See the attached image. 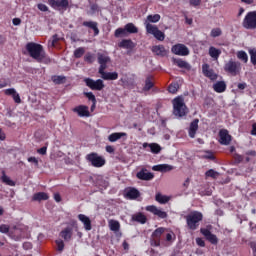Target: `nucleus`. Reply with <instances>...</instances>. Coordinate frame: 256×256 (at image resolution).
Instances as JSON below:
<instances>
[{
  "label": "nucleus",
  "instance_id": "obj_9",
  "mask_svg": "<svg viewBox=\"0 0 256 256\" xmlns=\"http://www.w3.org/2000/svg\"><path fill=\"white\" fill-rule=\"evenodd\" d=\"M84 83L92 91H103L105 89V83L102 79L84 78Z\"/></svg>",
  "mask_w": 256,
  "mask_h": 256
},
{
  "label": "nucleus",
  "instance_id": "obj_26",
  "mask_svg": "<svg viewBox=\"0 0 256 256\" xmlns=\"http://www.w3.org/2000/svg\"><path fill=\"white\" fill-rule=\"evenodd\" d=\"M83 27H88V29H92L94 32V37H97L99 35V24L95 21H84L82 23Z\"/></svg>",
  "mask_w": 256,
  "mask_h": 256
},
{
  "label": "nucleus",
  "instance_id": "obj_55",
  "mask_svg": "<svg viewBox=\"0 0 256 256\" xmlns=\"http://www.w3.org/2000/svg\"><path fill=\"white\" fill-rule=\"evenodd\" d=\"M250 61H251L252 65H256V50L250 51Z\"/></svg>",
  "mask_w": 256,
  "mask_h": 256
},
{
  "label": "nucleus",
  "instance_id": "obj_1",
  "mask_svg": "<svg viewBox=\"0 0 256 256\" xmlns=\"http://www.w3.org/2000/svg\"><path fill=\"white\" fill-rule=\"evenodd\" d=\"M26 50L30 57L35 59L37 63H43L44 65H51V63H53V60L51 57L47 56V53H45V49H43V45L41 44L29 42L26 44Z\"/></svg>",
  "mask_w": 256,
  "mask_h": 256
},
{
  "label": "nucleus",
  "instance_id": "obj_33",
  "mask_svg": "<svg viewBox=\"0 0 256 256\" xmlns=\"http://www.w3.org/2000/svg\"><path fill=\"white\" fill-rule=\"evenodd\" d=\"M122 137H127V133L114 132L108 136V141H110V143H115L116 141H119V139H122Z\"/></svg>",
  "mask_w": 256,
  "mask_h": 256
},
{
  "label": "nucleus",
  "instance_id": "obj_31",
  "mask_svg": "<svg viewBox=\"0 0 256 256\" xmlns=\"http://www.w3.org/2000/svg\"><path fill=\"white\" fill-rule=\"evenodd\" d=\"M213 90L216 93H225L227 91V83L225 81H217L213 84Z\"/></svg>",
  "mask_w": 256,
  "mask_h": 256
},
{
  "label": "nucleus",
  "instance_id": "obj_28",
  "mask_svg": "<svg viewBox=\"0 0 256 256\" xmlns=\"http://www.w3.org/2000/svg\"><path fill=\"white\" fill-rule=\"evenodd\" d=\"M17 234L10 232L9 237L13 239L14 241H21V239H27L29 237V234L27 233V228H24V236L21 233V230L16 229Z\"/></svg>",
  "mask_w": 256,
  "mask_h": 256
},
{
  "label": "nucleus",
  "instance_id": "obj_18",
  "mask_svg": "<svg viewBox=\"0 0 256 256\" xmlns=\"http://www.w3.org/2000/svg\"><path fill=\"white\" fill-rule=\"evenodd\" d=\"M136 177L140 181H152V179H155V175L148 172L146 168H142L139 172H137Z\"/></svg>",
  "mask_w": 256,
  "mask_h": 256
},
{
  "label": "nucleus",
  "instance_id": "obj_4",
  "mask_svg": "<svg viewBox=\"0 0 256 256\" xmlns=\"http://www.w3.org/2000/svg\"><path fill=\"white\" fill-rule=\"evenodd\" d=\"M135 33H139V28L133 23H128L124 28H117L114 32V37H127V35H133Z\"/></svg>",
  "mask_w": 256,
  "mask_h": 256
},
{
  "label": "nucleus",
  "instance_id": "obj_3",
  "mask_svg": "<svg viewBox=\"0 0 256 256\" xmlns=\"http://www.w3.org/2000/svg\"><path fill=\"white\" fill-rule=\"evenodd\" d=\"M173 105V115L175 117H185L189 110L187 109V105H185V100L182 97H176L172 101Z\"/></svg>",
  "mask_w": 256,
  "mask_h": 256
},
{
  "label": "nucleus",
  "instance_id": "obj_62",
  "mask_svg": "<svg viewBox=\"0 0 256 256\" xmlns=\"http://www.w3.org/2000/svg\"><path fill=\"white\" fill-rule=\"evenodd\" d=\"M12 97L15 103H21V96L17 92Z\"/></svg>",
  "mask_w": 256,
  "mask_h": 256
},
{
  "label": "nucleus",
  "instance_id": "obj_23",
  "mask_svg": "<svg viewBox=\"0 0 256 256\" xmlns=\"http://www.w3.org/2000/svg\"><path fill=\"white\" fill-rule=\"evenodd\" d=\"M199 130V119H194L190 123V127L188 130V135L191 139H195V135H197V131Z\"/></svg>",
  "mask_w": 256,
  "mask_h": 256
},
{
  "label": "nucleus",
  "instance_id": "obj_53",
  "mask_svg": "<svg viewBox=\"0 0 256 256\" xmlns=\"http://www.w3.org/2000/svg\"><path fill=\"white\" fill-rule=\"evenodd\" d=\"M55 243L58 251H63V249H65V242H63V240H56Z\"/></svg>",
  "mask_w": 256,
  "mask_h": 256
},
{
  "label": "nucleus",
  "instance_id": "obj_27",
  "mask_svg": "<svg viewBox=\"0 0 256 256\" xmlns=\"http://www.w3.org/2000/svg\"><path fill=\"white\" fill-rule=\"evenodd\" d=\"M173 63L174 65H177L179 69H186V71H191V64L181 58H174Z\"/></svg>",
  "mask_w": 256,
  "mask_h": 256
},
{
  "label": "nucleus",
  "instance_id": "obj_42",
  "mask_svg": "<svg viewBox=\"0 0 256 256\" xmlns=\"http://www.w3.org/2000/svg\"><path fill=\"white\" fill-rule=\"evenodd\" d=\"M109 227H110V231H114L115 233H117V231L121 229V224L117 220H110Z\"/></svg>",
  "mask_w": 256,
  "mask_h": 256
},
{
  "label": "nucleus",
  "instance_id": "obj_47",
  "mask_svg": "<svg viewBox=\"0 0 256 256\" xmlns=\"http://www.w3.org/2000/svg\"><path fill=\"white\" fill-rule=\"evenodd\" d=\"M211 37H221L223 35V31L221 28H213L210 32Z\"/></svg>",
  "mask_w": 256,
  "mask_h": 256
},
{
  "label": "nucleus",
  "instance_id": "obj_63",
  "mask_svg": "<svg viewBox=\"0 0 256 256\" xmlns=\"http://www.w3.org/2000/svg\"><path fill=\"white\" fill-rule=\"evenodd\" d=\"M204 157L205 159H210V161H215V154H213V152L208 153Z\"/></svg>",
  "mask_w": 256,
  "mask_h": 256
},
{
  "label": "nucleus",
  "instance_id": "obj_39",
  "mask_svg": "<svg viewBox=\"0 0 256 256\" xmlns=\"http://www.w3.org/2000/svg\"><path fill=\"white\" fill-rule=\"evenodd\" d=\"M132 219L137 223H141L142 225H145V223H147V217L143 213L133 215Z\"/></svg>",
  "mask_w": 256,
  "mask_h": 256
},
{
  "label": "nucleus",
  "instance_id": "obj_58",
  "mask_svg": "<svg viewBox=\"0 0 256 256\" xmlns=\"http://www.w3.org/2000/svg\"><path fill=\"white\" fill-rule=\"evenodd\" d=\"M196 244L198 247H205V240L203 238H196Z\"/></svg>",
  "mask_w": 256,
  "mask_h": 256
},
{
  "label": "nucleus",
  "instance_id": "obj_5",
  "mask_svg": "<svg viewBox=\"0 0 256 256\" xmlns=\"http://www.w3.org/2000/svg\"><path fill=\"white\" fill-rule=\"evenodd\" d=\"M224 71L232 77H237L241 73V62L230 59L224 64Z\"/></svg>",
  "mask_w": 256,
  "mask_h": 256
},
{
  "label": "nucleus",
  "instance_id": "obj_34",
  "mask_svg": "<svg viewBox=\"0 0 256 256\" xmlns=\"http://www.w3.org/2000/svg\"><path fill=\"white\" fill-rule=\"evenodd\" d=\"M208 53L214 61H217L221 57V49H217L215 46H211Z\"/></svg>",
  "mask_w": 256,
  "mask_h": 256
},
{
  "label": "nucleus",
  "instance_id": "obj_59",
  "mask_svg": "<svg viewBox=\"0 0 256 256\" xmlns=\"http://www.w3.org/2000/svg\"><path fill=\"white\" fill-rule=\"evenodd\" d=\"M37 153H39V155H47V146H44L42 148H39L37 150Z\"/></svg>",
  "mask_w": 256,
  "mask_h": 256
},
{
  "label": "nucleus",
  "instance_id": "obj_14",
  "mask_svg": "<svg viewBox=\"0 0 256 256\" xmlns=\"http://www.w3.org/2000/svg\"><path fill=\"white\" fill-rule=\"evenodd\" d=\"M200 233L205 237L206 241L211 243V245H217L219 243V238H217V235L211 233V230L201 228Z\"/></svg>",
  "mask_w": 256,
  "mask_h": 256
},
{
  "label": "nucleus",
  "instance_id": "obj_44",
  "mask_svg": "<svg viewBox=\"0 0 256 256\" xmlns=\"http://www.w3.org/2000/svg\"><path fill=\"white\" fill-rule=\"evenodd\" d=\"M205 177L206 179H217L219 177V172L215 171L214 169H209L208 171L205 172Z\"/></svg>",
  "mask_w": 256,
  "mask_h": 256
},
{
  "label": "nucleus",
  "instance_id": "obj_60",
  "mask_svg": "<svg viewBox=\"0 0 256 256\" xmlns=\"http://www.w3.org/2000/svg\"><path fill=\"white\" fill-rule=\"evenodd\" d=\"M190 5L192 7H199V5H201V0H190Z\"/></svg>",
  "mask_w": 256,
  "mask_h": 256
},
{
  "label": "nucleus",
  "instance_id": "obj_45",
  "mask_svg": "<svg viewBox=\"0 0 256 256\" xmlns=\"http://www.w3.org/2000/svg\"><path fill=\"white\" fill-rule=\"evenodd\" d=\"M237 58L240 59V61H243V63H247V61H249V56L245 51H239L237 53Z\"/></svg>",
  "mask_w": 256,
  "mask_h": 256
},
{
  "label": "nucleus",
  "instance_id": "obj_52",
  "mask_svg": "<svg viewBox=\"0 0 256 256\" xmlns=\"http://www.w3.org/2000/svg\"><path fill=\"white\" fill-rule=\"evenodd\" d=\"M84 61H86V63H93L95 61V58L93 57V54L91 53H87L84 57Z\"/></svg>",
  "mask_w": 256,
  "mask_h": 256
},
{
  "label": "nucleus",
  "instance_id": "obj_50",
  "mask_svg": "<svg viewBox=\"0 0 256 256\" xmlns=\"http://www.w3.org/2000/svg\"><path fill=\"white\" fill-rule=\"evenodd\" d=\"M11 227L7 224L0 225V233H3L5 235L9 234Z\"/></svg>",
  "mask_w": 256,
  "mask_h": 256
},
{
  "label": "nucleus",
  "instance_id": "obj_61",
  "mask_svg": "<svg viewBox=\"0 0 256 256\" xmlns=\"http://www.w3.org/2000/svg\"><path fill=\"white\" fill-rule=\"evenodd\" d=\"M234 161H236V163H242L243 161V156L240 154H235L234 155Z\"/></svg>",
  "mask_w": 256,
  "mask_h": 256
},
{
  "label": "nucleus",
  "instance_id": "obj_7",
  "mask_svg": "<svg viewBox=\"0 0 256 256\" xmlns=\"http://www.w3.org/2000/svg\"><path fill=\"white\" fill-rule=\"evenodd\" d=\"M86 161L90 163L92 167H96L97 169L103 167L106 163L105 158H103V156H99L97 152L87 154Z\"/></svg>",
  "mask_w": 256,
  "mask_h": 256
},
{
  "label": "nucleus",
  "instance_id": "obj_32",
  "mask_svg": "<svg viewBox=\"0 0 256 256\" xmlns=\"http://www.w3.org/2000/svg\"><path fill=\"white\" fill-rule=\"evenodd\" d=\"M60 237L64 239V241H69L73 237V228L66 227L60 232Z\"/></svg>",
  "mask_w": 256,
  "mask_h": 256
},
{
  "label": "nucleus",
  "instance_id": "obj_25",
  "mask_svg": "<svg viewBox=\"0 0 256 256\" xmlns=\"http://www.w3.org/2000/svg\"><path fill=\"white\" fill-rule=\"evenodd\" d=\"M78 219L81 221V223H83L85 231H91V229H93L89 216L85 214H79Z\"/></svg>",
  "mask_w": 256,
  "mask_h": 256
},
{
  "label": "nucleus",
  "instance_id": "obj_24",
  "mask_svg": "<svg viewBox=\"0 0 256 256\" xmlns=\"http://www.w3.org/2000/svg\"><path fill=\"white\" fill-rule=\"evenodd\" d=\"M140 196H141V193L139 192V190H137V188L130 187L125 190L126 199H130V200L138 199V197Z\"/></svg>",
  "mask_w": 256,
  "mask_h": 256
},
{
  "label": "nucleus",
  "instance_id": "obj_12",
  "mask_svg": "<svg viewBox=\"0 0 256 256\" xmlns=\"http://www.w3.org/2000/svg\"><path fill=\"white\" fill-rule=\"evenodd\" d=\"M48 5L56 11H61V9L67 11L69 8V0H48Z\"/></svg>",
  "mask_w": 256,
  "mask_h": 256
},
{
  "label": "nucleus",
  "instance_id": "obj_15",
  "mask_svg": "<svg viewBox=\"0 0 256 256\" xmlns=\"http://www.w3.org/2000/svg\"><path fill=\"white\" fill-rule=\"evenodd\" d=\"M163 233H165V228H157L152 233L151 245L159 247L161 245V235H163Z\"/></svg>",
  "mask_w": 256,
  "mask_h": 256
},
{
  "label": "nucleus",
  "instance_id": "obj_17",
  "mask_svg": "<svg viewBox=\"0 0 256 256\" xmlns=\"http://www.w3.org/2000/svg\"><path fill=\"white\" fill-rule=\"evenodd\" d=\"M219 143L220 145H230L232 141V137L229 134V130L227 129H222L219 131Z\"/></svg>",
  "mask_w": 256,
  "mask_h": 256
},
{
  "label": "nucleus",
  "instance_id": "obj_57",
  "mask_svg": "<svg viewBox=\"0 0 256 256\" xmlns=\"http://www.w3.org/2000/svg\"><path fill=\"white\" fill-rule=\"evenodd\" d=\"M28 163H34V165L36 166V167H39V160H37L35 157H29L28 158Z\"/></svg>",
  "mask_w": 256,
  "mask_h": 256
},
{
  "label": "nucleus",
  "instance_id": "obj_16",
  "mask_svg": "<svg viewBox=\"0 0 256 256\" xmlns=\"http://www.w3.org/2000/svg\"><path fill=\"white\" fill-rule=\"evenodd\" d=\"M97 57H98V63L100 65V67L98 69V73H99V72L105 71V69H107V63L111 62V58L103 53H98Z\"/></svg>",
  "mask_w": 256,
  "mask_h": 256
},
{
  "label": "nucleus",
  "instance_id": "obj_2",
  "mask_svg": "<svg viewBox=\"0 0 256 256\" xmlns=\"http://www.w3.org/2000/svg\"><path fill=\"white\" fill-rule=\"evenodd\" d=\"M186 224L190 231H196L199 228V223L203 221V213L199 211L191 212L185 216Z\"/></svg>",
  "mask_w": 256,
  "mask_h": 256
},
{
  "label": "nucleus",
  "instance_id": "obj_49",
  "mask_svg": "<svg viewBox=\"0 0 256 256\" xmlns=\"http://www.w3.org/2000/svg\"><path fill=\"white\" fill-rule=\"evenodd\" d=\"M84 95L89 101H92V103H97V98H95L93 92H84Z\"/></svg>",
  "mask_w": 256,
  "mask_h": 256
},
{
  "label": "nucleus",
  "instance_id": "obj_40",
  "mask_svg": "<svg viewBox=\"0 0 256 256\" xmlns=\"http://www.w3.org/2000/svg\"><path fill=\"white\" fill-rule=\"evenodd\" d=\"M119 47H122V49H133L135 45L133 44V40H122L119 43Z\"/></svg>",
  "mask_w": 256,
  "mask_h": 256
},
{
  "label": "nucleus",
  "instance_id": "obj_54",
  "mask_svg": "<svg viewBox=\"0 0 256 256\" xmlns=\"http://www.w3.org/2000/svg\"><path fill=\"white\" fill-rule=\"evenodd\" d=\"M37 7H38L39 11H42V13H47V11H49V7H47V5H45L43 3L37 4Z\"/></svg>",
  "mask_w": 256,
  "mask_h": 256
},
{
  "label": "nucleus",
  "instance_id": "obj_56",
  "mask_svg": "<svg viewBox=\"0 0 256 256\" xmlns=\"http://www.w3.org/2000/svg\"><path fill=\"white\" fill-rule=\"evenodd\" d=\"M16 92L17 91L14 88H8V89L4 90L5 95H11L12 97L14 96V94Z\"/></svg>",
  "mask_w": 256,
  "mask_h": 256
},
{
  "label": "nucleus",
  "instance_id": "obj_6",
  "mask_svg": "<svg viewBox=\"0 0 256 256\" xmlns=\"http://www.w3.org/2000/svg\"><path fill=\"white\" fill-rule=\"evenodd\" d=\"M242 27L244 29L255 31L256 29V11H250L248 12L243 21H242Z\"/></svg>",
  "mask_w": 256,
  "mask_h": 256
},
{
  "label": "nucleus",
  "instance_id": "obj_30",
  "mask_svg": "<svg viewBox=\"0 0 256 256\" xmlns=\"http://www.w3.org/2000/svg\"><path fill=\"white\" fill-rule=\"evenodd\" d=\"M147 147L150 148L151 153H153L154 155H159V153H161V145L157 143H143V148L147 149Z\"/></svg>",
  "mask_w": 256,
  "mask_h": 256
},
{
  "label": "nucleus",
  "instance_id": "obj_64",
  "mask_svg": "<svg viewBox=\"0 0 256 256\" xmlns=\"http://www.w3.org/2000/svg\"><path fill=\"white\" fill-rule=\"evenodd\" d=\"M251 135H256V123L252 125Z\"/></svg>",
  "mask_w": 256,
  "mask_h": 256
},
{
  "label": "nucleus",
  "instance_id": "obj_20",
  "mask_svg": "<svg viewBox=\"0 0 256 256\" xmlns=\"http://www.w3.org/2000/svg\"><path fill=\"white\" fill-rule=\"evenodd\" d=\"M73 112L77 113L79 117H90L89 107L85 105H79L73 108Z\"/></svg>",
  "mask_w": 256,
  "mask_h": 256
},
{
  "label": "nucleus",
  "instance_id": "obj_41",
  "mask_svg": "<svg viewBox=\"0 0 256 256\" xmlns=\"http://www.w3.org/2000/svg\"><path fill=\"white\" fill-rule=\"evenodd\" d=\"M161 21V15L159 14H154V15H148L145 23H159Z\"/></svg>",
  "mask_w": 256,
  "mask_h": 256
},
{
  "label": "nucleus",
  "instance_id": "obj_48",
  "mask_svg": "<svg viewBox=\"0 0 256 256\" xmlns=\"http://www.w3.org/2000/svg\"><path fill=\"white\" fill-rule=\"evenodd\" d=\"M178 89H179V84L177 83H171L168 87L169 93H172L173 95L177 93Z\"/></svg>",
  "mask_w": 256,
  "mask_h": 256
},
{
  "label": "nucleus",
  "instance_id": "obj_38",
  "mask_svg": "<svg viewBox=\"0 0 256 256\" xmlns=\"http://www.w3.org/2000/svg\"><path fill=\"white\" fill-rule=\"evenodd\" d=\"M155 199L161 205H165V203H169L171 198L169 196H165L161 193H157L156 196H155Z\"/></svg>",
  "mask_w": 256,
  "mask_h": 256
},
{
  "label": "nucleus",
  "instance_id": "obj_43",
  "mask_svg": "<svg viewBox=\"0 0 256 256\" xmlns=\"http://www.w3.org/2000/svg\"><path fill=\"white\" fill-rule=\"evenodd\" d=\"M66 79L67 78L65 76H57V75L52 76V81L53 83H55V85H63Z\"/></svg>",
  "mask_w": 256,
  "mask_h": 256
},
{
  "label": "nucleus",
  "instance_id": "obj_35",
  "mask_svg": "<svg viewBox=\"0 0 256 256\" xmlns=\"http://www.w3.org/2000/svg\"><path fill=\"white\" fill-rule=\"evenodd\" d=\"M49 199V194L45 192L35 193L32 197V201H47Z\"/></svg>",
  "mask_w": 256,
  "mask_h": 256
},
{
  "label": "nucleus",
  "instance_id": "obj_46",
  "mask_svg": "<svg viewBox=\"0 0 256 256\" xmlns=\"http://www.w3.org/2000/svg\"><path fill=\"white\" fill-rule=\"evenodd\" d=\"M85 55V48L79 47L74 51V57L76 59H81V57Z\"/></svg>",
  "mask_w": 256,
  "mask_h": 256
},
{
  "label": "nucleus",
  "instance_id": "obj_8",
  "mask_svg": "<svg viewBox=\"0 0 256 256\" xmlns=\"http://www.w3.org/2000/svg\"><path fill=\"white\" fill-rule=\"evenodd\" d=\"M144 25L146 27V33L149 35H153L157 39V41H165V34L163 31L159 30V27L157 25H153L147 22H144Z\"/></svg>",
  "mask_w": 256,
  "mask_h": 256
},
{
  "label": "nucleus",
  "instance_id": "obj_29",
  "mask_svg": "<svg viewBox=\"0 0 256 256\" xmlns=\"http://www.w3.org/2000/svg\"><path fill=\"white\" fill-rule=\"evenodd\" d=\"M153 171H159L160 173H169V171H173V166L169 164H158L152 167Z\"/></svg>",
  "mask_w": 256,
  "mask_h": 256
},
{
  "label": "nucleus",
  "instance_id": "obj_36",
  "mask_svg": "<svg viewBox=\"0 0 256 256\" xmlns=\"http://www.w3.org/2000/svg\"><path fill=\"white\" fill-rule=\"evenodd\" d=\"M1 181L9 187H15V181L11 180V178L5 174V171H2Z\"/></svg>",
  "mask_w": 256,
  "mask_h": 256
},
{
  "label": "nucleus",
  "instance_id": "obj_21",
  "mask_svg": "<svg viewBox=\"0 0 256 256\" xmlns=\"http://www.w3.org/2000/svg\"><path fill=\"white\" fill-rule=\"evenodd\" d=\"M151 51L154 55H157V57H167L168 53L167 49L162 44L152 46Z\"/></svg>",
  "mask_w": 256,
  "mask_h": 256
},
{
  "label": "nucleus",
  "instance_id": "obj_19",
  "mask_svg": "<svg viewBox=\"0 0 256 256\" xmlns=\"http://www.w3.org/2000/svg\"><path fill=\"white\" fill-rule=\"evenodd\" d=\"M146 211H149V213H153V215H156V217H159V219H167L168 217L167 212L157 208V206L155 205L147 206Z\"/></svg>",
  "mask_w": 256,
  "mask_h": 256
},
{
  "label": "nucleus",
  "instance_id": "obj_10",
  "mask_svg": "<svg viewBox=\"0 0 256 256\" xmlns=\"http://www.w3.org/2000/svg\"><path fill=\"white\" fill-rule=\"evenodd\" d=\"M118 85L123 87V89H135L137 84L135 83V78L129 77L127 74H124L118 81Z\"/></svg>",
  "mask_w": 256,
  "mask_h": 256
},
{
  "label": "nucleus",
  "instance_id": "obj_11",
  "mask_svg": "<svg viewBox=\"0 0 256 256\" xmlns=\"http://www.w3.org/2000/svg\"><path fill=\"white\" fill-rule=\"evenodd\" d=\"M171 52L174 55H179L180 57H187L189 55L190 51L189 48L185 44H175L171 48Z\"/></svg>",
  "mask_w": 256,
  "mask_h": 256
},
{
  "label": "nucleus",
  "instance_id": "obj_13",
  "mask_svg": "<svg viewBox=\"0 0 256 256\" xmlns=\"http://www.w3.org/2000/svg\"><path fill=\"white\" fill-rule=\"evenodd\" d=\"M202 73L204 77H207V79H210V81H217L219 78V74L215 73V70L211 68V66L207 63L202 65Z\"/></svg>",
  "mask_w": 256,
  "mask_h": 256
},
{
  "label": "nucleus",
  "instance_id": "obj_22",
  "mask_svg": "<svg viewBox=\"0 0 256 256\" xmlns=\"http://www.w3.org/2000/svg\"><path fill=\"white\" fill-rule=\"evenodd\" d=\"M98 73L104 81H117V79H119V73L117 72H105V70H102Z\"/></svg>",
  "mask_w": 256,
  "mask_h": 256
},
{
  "label": "nucleus",
  "instance_id": "obj_37",
  "mask_svg": "<svg viewBox=\"0 0 256 256\" xmlns=\"http://www.w3.org/2000/svg\"><path fill=\"white\" fill-rule=\"evenodd\" d=\"M155 87V83H153V78L151 76H148L145 80V85L143 87V91H151Z\"/></svg>",
  "mask_w": 256,
  "mask_h": 256
},
{
  "label": "nucleus",
  "instance_id": "obj_51",
  "mask_svg": "<svg viewBox=\"0 0 256 256\" xmlns=\"http://www.w3.org/2000/svg\"><path fill=\"white\" fill-rule=\"evenodd\" d=\"M57 43H59V36H57V34L52 36V39L49 40V45L50 47H55V45H57Z\"/></svg>",
  "mask_w": 256,
  "mask_h": 256
}]
</instances>
